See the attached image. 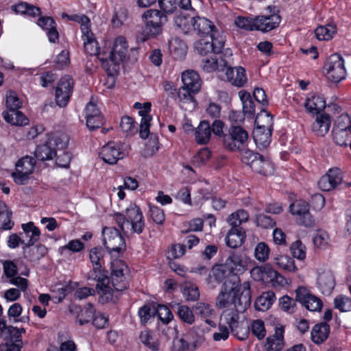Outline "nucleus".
<instances>
[{"label":"nucleus","instance_id":"nucleus-38","mask_svg":"<svg viewBox=\"0 0 351 351\" xmlns=\"http://www.w3.org/2000/svg\"><path fill=\"white\" fill-rule=\"evenodd\" d=\"M34 155L38 160L45 161L53 159L57 156V151L48 141L46 143L37 147Z\"/></svg>","mask_w":351,"mask_h":351},{"label":"nucleus","instance_id":"nucleus-29","mask_svg":"<svg viewBox=\"0 0 351 351\" xmlns=\"http://www.w3.org/2000/svg\"><path fill=\"white\" fill-rule=\"evenodd\" d=\"M151 110V103H144V110L138 111L139 115L141 117L140 124L139 134L142 138H146L149 134L150 121L152 116L149 114Z\"/></svg>","mask_w":351,"mask_h":351},{"label":"nucleus","instance_id":"nucleus-20","mask_svg":"<svg viewBox=\"0 0 351 351\" xmlns=\"http://www.w3.org/2000/svg\"><path fill=\"white\" fill-rule=\"evenodd\" d=\"M280 19V16L278 14L258 16L254 19V29L263 32H269L279 25Z\"/></svg>","mask_w":351,"mask_h":351},{"label":"nucleus","instance_id":"nucleus-52","mask_svg":"<svg viewBox=\"0 0 351 351\" xmlns=\"http://www.w3.org/2000/svg\"><path fill=\"white\" fill-rule=\"evenodd\" d=\"M275 263L286 271L294 272L297 270L294 261L288 256H280L275 258Z\"/></svg>","mask_w":351,"mask_h":351},{"label":"nucleus","instance_id":"nucleus-9","mask_svg":"<svg viewBox=\"0 0 351 351\" xmlns=\"http://www.w3.org/2000/svg\"><path fill=\"white\" fill-rule=\"evenodd\" d=\"M103 243L110 254L120 253L125 248V243L119 230L114 227H105L102 231Z\"/></svg>","mask_w":351,"mask_h":351},{"label":"nucleus","instance_id":"nucleus-14","mask_svg":"<svg viewBox=\"0 0 351 351\" xmlns=\"http://www.w3.org/2000/svg\"><path fill=\"white\" fill-rule=\"evenodd\" d=\"M295 293V300L301 303L306 309L311 311H321L322 307V300L310 293L305 287H299L296 290Z\"/></svg>","mask_w":351,"mask_h":351},{"label":"nucleus","instance_id":"nucleus-28","mask_svg":"<svg viewBox=\"0 0 351 351\" xmlns=\"http://www.w3.org/2000/svg\"><path fill=\"white\" fill-rule=\"evenodd\" d=\"M331 120L328 114H322L317 116L315 121L312 125L313 132L317 136H324L329 130Z\"/></svg>","mask_w":351,"mask_h":351},{"label":"nucleus","instance_id":"nucleus-40","mask_svg":"<svg viewBox=\"0 0 351 351\" xmlns=\"http://www.w3.org/2000/svg\"><path fill=\"white\" fill-rule=\"evenodd\" d=\"M2 116L5 121L14 125H25L28 124V119L19 110L8 112L4 111Z\"/></svg>","mask_w":351,"mask_h":351},{"label":"nucleus","instance_id":"nucleus-62","mask_svg":"<svg viewBox=\"0 0 351 351\" xmlns=\"http://www.w3.org/2000/svg\"><path fill=\"white\" fill-rule=\"evenodd\" d=\"M251 331L258 339H263L266 335L264 322L261 319L254 320L251 324Z\"/></svg>","mask_w":351,"mask_h":351},{"label":"nucleus","instance_id":"nucleus-60","mask_svg":"<svg viewBox=\"0 0 351 351\" xmlns=\"http://www.w3.org/2000/svg\"><path fill=\"white\" fill-rule=\"evenodd\" d=\"M335 308L341 312L351 311V300L345 295H339L334 300Z\"/></svg>","mask_w":351,"mask_h":351},{"label":"nucleus","instance_id":"nucleus-3","mask_svg":"<svg viewBox=\"0 0 351 351\" xmlns=\"http://www.w3.org/2000/svg\"><path fill=\"white\" fill-rule=\"evenodd\" d=\"M104 254L105 252L101 247H95L90 250L89 257L93 268L88 274V279L97 281V291H101L106 296V300H108L111 297L110 280L106 272L102 269L104 265Z\"/></svg>","mask_w":351,"mask_h":351},{"label":"nucleus","instance_id":"nucleus-61","mask_svg":"<svg viewBox=\"0 0 351 351\" xmlns=\"http://www.w3.org/2000/svg\"><path fill=\"white\" fill-rule=\"evenodd\" d=\"M306 247L302 244V241L298 240L293 242L290 246V250L293 257L299 259L303 260L306 257Z\"/></svg>","mask_w":351,"mask_h":351},{"label":"nucleus","instance_id":"nucleus-8","mask_svg":"<svg viewBox=\"0 0 351 351\" xmlns=\"http://www.w3.org/2000/svg\"><path fill=\"white\" fill-rule=\"evenodd\" d=\"M328 80L338 83L345 79L346 71L344 61L339 54H332L328 59L324 66Z\"/></svg>","mask_w":351,"mask_h":351},{"label":"nucleus","instance_id":"nucleus-19","mask_svg":"<svg viewBox=\"0 0 351 351\" xmlns=\"http://www.w3.org/2000/svg\"><path fill=\"white\" fill-rule=\"evenodd\" d=\"M37 241H28L23 247V257L31 262H37L47 254V247L42 244L34 245Z\"/></svg>","mask_w":351,"mask_h":351},{"label":"nucleus","instance_id":"nucleus-44","mask_svg":"<svg viewBox=\"0 0 351 351\" xmlns=\"http://www.w3.org/2000/svg\"><path fill=\"white\" fill-rule=\"evenodd\" d=\"M12 10L16 12L21 14H27L30 16H36L40 14V9L33 5L25 2H21L13 5Z\"/></svg>","mask_w":351,"mask_h":351},{"label":"nucleus","instance_id":"nucleus-39","mask_svg":"<svg viewBox=\"0 0 351 351\" xmlns=\"http://www.w3.org/2000/svg\"><path fill=\"white\" fill-rule=\"evenodd\" d=\"M240 99L243 104V114L249 118H252L255 113V104L251 95L246 90L239 92Z\"/></svg>","mask_w":351,"mask_h":351},{"label":"nucleus","instance_id":"nucleus-33","mask_svg":"<svg viewBox=\"0 0 351 351\" xmlns=\"http://www.w3.org/2000/svg\"><path fill=\"white\" fill-rule=\"evenodd\" d=\"M330 326L326 323L315 324L311 331V339L316 344H321L328 337Z\"/></svg>","mask_w":351,"mask_h":351},{"label":"nucleus","instance_id":"nucleus-49","mask_svg":"<svg viewBox=\"0 0 351 351\" xmlns=\"http://www.w3.org/2000/svg\"><path fill=\"white\" fill-rule=\"evenodd\" d=\"M209 35V40L210 41L211 45H213L212 48H213V53H220L221 52L222 49L224 47V37L219 34V33L216 30V28L214 29V32H213V33H210Z\"/></svg>","mask_w":351,"mask_h":351},{"label":"nucleus","instance_id":"nucleus-53","mask_svg":"<svg viewBox=\"0 0 351 351\" xmlns=\"http://www.w3.org/2000/svg\"><path fill=\"white\" fill-rule=\"evenodd\" d=\"M139 338L144 345L152 350L158 351L159 350V343L154 341L151 331L147 330L142 331Z\"/></svg>","mask_w":351,"mask_h":351},{"label":"nucleus","instance_id":"nucleus-24","mask_svg":"<svg viewBox=\"0 0 351 351\" xmlns=\"http://www.w3.org/2000/svg\"><path fill=\"white\" fill-rule=\"evenodd\" d=\"M317 285L323 294H330L335 285L332 273L330 270H323L319 272L317 277Z\"/></svg>","mask_w":351,"mask_h":351},{"label":"nucleus","instance_id":"nucleus-45","mask_svg":"<svg viewBox=\"0 0 351 351\" xmlns=\"http://www.w3.org/2000/svg\"><path fill=\"white\" fill-rule=\"evenodd\" d=\"M176 313L180 319L187 324L191 325L195 321V317L193 313V309H191L186 305H177Z\"/></svg>","mask_w":351,"mask_h":351},{"label":"nucleus","instance_id":"nucleus-41","mask_svg":"<svg viewBox=\"0 0 351 351\" xmlns=\"http://www.w3.org/2000/svg\"><path fill=\"white\" fill-rule=\"evenodd\" d=\"M276 300L275 294L273 291H266L262 293L255 302V308L258 311L267 310Z\"/></svg>","mask_w":351,"mask_h":351},{"label":"nucleus","instance_id":"nucleus-63","mask_svg":"<svg viewBox=\"0 0 351 351\" xmlns=\"http://www.w3.org/2000/svg\"><path fill=\"white\" fill-rule=\"evenodd\" d=\"M156 311H157L156 314L158 317L163 323H169L173 317L171 310L165 305L158 304Z\"/></svg>","mask_w":351,"mask_h":351},{"label":"nucleus","instance_id":"nucleus-10","mask_svg":"<svg viewBox=\"0 0 351 351\" xmlns=\"http://www.w3.org/2000/svg\"><path fill=\"white\" fill-rule=\"evenodd\" d=\"M243 160L256 173L264 176H267L272 173L271 162L258 153H254L250 151L246 152Z\"/></svg>","mask_w":351,"mask_h":351},{"label":"nucleus","instance_id":"nucleus-21","mask_svg":"<svg viewBox=\"0 0 351 351\" xmlns=\"http://www.w3.org/2000/svg\"><path fill=\"white\" fill-rule=\"evenodd\" d=\"M99 155L105 162L110 165L116 164L124 156V154L120 151L119 146L114 143H109L104 145Z\"/></svg>","mask_w":351,"mask_h":351},{"label":"nucleus","instance_id":"nucleus-56","mask_svg":"<svg viewBox=\"0 0 351 351\" xmlns=\"http://www.w3.org/2000/svg\"><path fill=\"white\" fill-rule=\"evenodd\" d=\"M75 285L71 282L67 285L62 287H57L56 289L52 291L55 293L53 298L57 300V302H61L65 297L75 289Z\"/></svg>","mask_w":351,"mask_h":351},{"label":"nucleus","instance_id":"nucleus-11","mask_svg":"<svg viewBox=\"0 0 351 351\" xmlns=\"http://www.w3.org/2000/svg\"><path fill=\"white\" fill-rule=\"evenodd\" d=\"M35 160L31 156L20 159L16 165V171L12 173L14 182L19 184H25L29 180V176L34 171Z\"/></svg>","mask_w":351,"mask_h":351},{"label":"nucleus","instance_id":"nucleus-6","mask_svg":"<svg viewBox=\"0 0 351 351\" xmlns=\"http://www.w3.org/2000/svg\"><path fill=\"white\" fill-rule=\"evenodd\" d=\"M237 308H230L223 311L221 315V321L227 324L231 332L238 335L239 326V314L244 313L251 304L247 293L243 295L237 302Z\"/></svg>","mask_w":351,"mask_h":351},{"label":"nucleus","instance_id":"nucleus-43","mask_svg":"<svg viewBox=\"0 0 351 351\" xmlns=\"http://www.w3.org/2000/svg\"><path fill=\"white\" fill-rule=\"evenodd\" d=\"M249 218V215L247 212L244 210H239L237 212H235L231 214L228 219V221L231 226V229H243L240 226L242 223L247 221Z\"/></svg>","mask_w":351,"mask_h":351},{"label":"nucleus","instance_id":"nucleus-37","mask_svg":"<svg viewBox=\"0 0 351 351\" xmlns=\"http://www.w3.org/2000/svg\"><path fill=\"white\" fill-rule=\"evenodd\" d=\"M195 140L199 144L205 145L208 143L211 136V127L208 121H202L196 129Z\"/></svg>","mask_w":351,"mask_h":351},{"label":"nucleus","instance_id":"nucleus-51","mask_svg":"<svg viewBox=\"0 0 351 351\" xmlns=\"http://www.w3.org/2000/svg\"><path fill=\"white\" fill-rule=\"evenodd\" d=\"M289 210L292 215L299 217L309 210V205L306 202L299 199L290 205Z\"/></svg>","mask_w":351,"mask_h":351},{"label":"nucleus","instance_id":"nucleus-30","mask_svg":"<svg viewBox=\"0 0 351 351\" xmlns=\"http://www.w3.org/2000/svg\"><path fill=\"white\" fill-rule=\"evenodd\" d=\"M182 81L183 85L191 90L192 92L198 93L201 87L200 77L194 71H186L182 73Z\"/></svg>","mask_w":351,"mask_h":351},{"label":"nucleus","instance_id":"nucleus-55","mask_svg":"<svg viewBox=\"0 0 351 351\" xmlns=\"http://www.w3.org/2000/svg\"><path fill=\"white\" fill-rule=\"evenodd\" d=\"M156 308L151 305H144L138 310V316L141 322L145 324L150 318L154 317L156 315Z\"/></svg>","mask_w":351,"mask_h":351},{"label":"nucleus","instance_id":"nucleus-22","mask_svg":"<svg viewBox=\"0 0 351 351\" xmlns=\"http://www.w3.org/2000/svg\"><path fill=\"white\" fill-rule=\"evenodd\" d=\"M226 75L229 82L234 86L242 87L247 81L245 70L242 66H231L228 62Z\"/></svg>","mask_w":351,"mask_h":351},{"label":"nucleus","instance_id":"nucleus-57","mask_svg":"<svg viewBox=\"0 0 351 351\" xmlns=\"http://www.w3.org/2000/svg\"><path fill=\"white\" fill-rule=\"evenodd\" d=\"M182 293L187 301H196L199 298V289L195 285H186L183 288Z\"/></svg>","mask_w":351,"mask_h":351},{"label":"nucleus","instance_id":"nucleus-5","mask_svg":"<svg viewBox=\"0 0 351 351\" xmlns=\"http://www.w3.org/2000/svg\"><path fill=\"white\" fill-rule=\"evenodd\" d=\"M256 127L253 131V138L256 145L267 147L271 143L273 117L267 112L258 114L255 120Z\"/></svg>","mask_w":351,"mask_h":351},{"label":"nucleus","instance_id":"nucleus-35","mask_svg":"<svg viewBox=\"0 0 351 351\" xmlns=\"http://www.w3.org/2000/svg\"><path fill=\"white\" fill-rule=\"evenodd\" d=\"M170 53L176 60H182L186 54L187 47L180 38H175L169 42Z\"/></svg>","mask_w":351,"mask_h":351},{"label":"nucleus","instance_id":"nucleus-15","mask_svg":"<svg viewBox=\"0 0 351 351\" xmlns=\"http://www.w3.org/2000/svg\"><path fill=\"white\" fill-rule=\"evenodd\" d=\"M231 274H232V271L226 265V262L223 264L215 265L212 268L211 273L209 274L206 278L207 285L210 289H213L216 287L217 285L226 280H230L228 278Z\"/></svg>","mask_w":351,"mask_h":351},{"label":"nucleus","instance_id":"nucleus-16","mask_svg":"<svg viewBox=\"0 0 351 351\" xmlns=\"http://www.w3.org/2000/svg\"><path fill=\"white\" fill-rule=\"evenodd\" d=\"M249 258L242 252H232L226 259V265L232 271L233 276L242 274L247 269Z\"/></svg>","mask_w":351,"mask_h":351},{"label":"nucleus","instance_id":"nucleus-13","mask_svg":"<svg viewBox=\"0 0 351 351\" xmlns=\"http://www.w3.org/2000/svg\"><path fill=\"white\" fill-rule=\"evenodd\" d=\"M73 80L70 75L62 77L56 89V102L60 107H64L73 91Z\"/></svg>","mask_w":351,"mask_h":351},{"label":"nucleus","instance_id":"nucleus-36","mask_svg":"<svg viewBox=\"0 0 351 351\" xmlns=\"http://www.w3.org/2000/svg\"><path fill=\"white\" fill-rule=\"evenodd\" d=\"M245 239L243 229H230L226 235V244L231 248H237L242 245Z\"/></svg>","mask_w":351,"mask_h":351},{"label":"nucleus","instance_id":"nucleus-34","mask_svg":"<svg viewBox=\"0 0 351 351\" xmlns=\"http://www.w3.org/2000/svg\"><path fill=\"white\" fill-rule=\"evenodd\" d=\"M304 107L309 113L317 114L326 108V101L319 95H313L306 99Z\"/></svg>","mask_w":351,"mask_h":351},{"label":"nucleus","instance_id":"nucleus-46","mask_svg":"<svg viewBox=\"0 0 351 351\" xmlns=\"http://www.w3.org/2000/svg\"><path fill=\"white\" fill-rule=\"evenodd\" d=\"M95 310L90 303H88L80 311L77 315V321L80 325L82 326L90 322L94 317Z\"/></svg>","mask_w":351,"mask_h":351},{"label":"nucleus","instance_id":"nucleus-2","mask_svg":"<svg viewBox=\"0 0 351 351\" xmlns=\"http://www.w3.org/2000/svg\"><path fill=\"white\" fill-rule=\"evenodd\" d=\"M239 277L233 276L231 279L223 282L221 290L215 299V306L218 308H224L230 305L237 308L239 300L245 293H247L251 301V293L248 283L243 285V290L240 293V288L237 281Z\"/></svg>","mask_w":351,"mask_h":351},{"label":"nucleus","instance_id":"nucleus-7","mask_svg":"<svg viewBox=\"0 0 351 351\" xmlns=\"http://www.w3.org/2000/svg\"><path fill=\"white\" fill-rule=\"evenodd\" d=\"M248 133L240 126L231 125L223 136V145L230 151H241L247 145Z\"/></svg>","mask_w":351,"mask_h":351},{"label":"nucleus","instance_id":"nucleus-32","mask_svg":"<svg viewBox=\"0 0 351 351\" xmlns=\"http://www.w3.org/2000/svg\"><path fill=\"white\" fill-rule=\"evenodd\" d=\"M228 65V60L222 58L221 56L219 60L215 56H212L210 58H206L202 60V68L207 73L214 71L216 69L223 71V69Z\"/></svg>","mask_w":351,"mask_h":351},{"label":"nucleus","instance_id":"nucleus-26","mask_svg":"<svg viewBox=\"0 0 351 351\" xmlns=\"http://www.w3.org/2000/svg\"><path fill=\"white\" fill-rule=\"evenodd\" d=\"M284 330L281 328L276 329L275 333L267 338L265 346L266 351H281L284 347Z\"/></svg>","mask_w":351,"mask_h":351},{"label":"nucleus","instance_id":"nucleus-58","mask_svg":"<svg viewBox=\"0 0 351 351\" xmlns=\"http://www.w3.org/2000/svg\"><path fill=\"white\" fill-rule=\"evenodd\" d=\"M330 237L325 231H317L313 237L314 245L319 248L325 249L329 244Z\"/></svg>","mask_w":351,"mask_h":351},{"label":"nucleus","instance_id":"nucleus-64","mask_svg":"<svg viewBox=\"0 0 351 351\" xmlns=\"http://www.w3.org/2000/svg\"><path fill=\"white\" fill-rule=\"evenodd\" d=\"M172 351H195L184 335L180 339H175L173 343Z\"/></svg>","mask_w":351,"mask_h":351},{"label":"nucleus","instance_id":"nucleus-25","mask_svg":"<svg viewBox=\"0 0 351 351\" xmlns=\"http://www.w3.org/2000/svg\"><path fill=\"white\" fill-rule=\"evenodd\" d=\"M195 313L205 319V322L213 328L216 327V324L211 319L215 316V310L211 306L204 302H197L193 308Z\"/></svg>","mask_w":351,"mask_h":351},{"label":"nucleus","instance_id":"nucleus-54","mask_svg":"<svg viewBox=\"0 0 351 351\" xmlns=\"http://www.w3.org/2000/svg\"><path fill=\"white\" fill-rule=\"evenodd\" d=\"M269 247L265 242L258 243L254 250V256L260 262H265L269 258Z\"/></svg>","mask_w":351,"mask_h":351},{"label":"nucleus","instance_id":"nucleus-27","mask_svg":"<svg viewBox=\"0 0 351 351\" xmlns=\"http://www.w3.org/2000/svg\"><path fill=\"white\" fill-rule=\"evenodd\" d=\"M215 26L213 22L204 17L194 16L193 30L198 35H209L214 32Z\"/></svg>","mask_w":351,"mask_h":351},{"label":"nucleus","instance_id":"nucleus-23","mask_svg":"<svg viewBox=\"0 0 351 351\" xmlns=\"http://www.w3.org/2000/svg\"><path fill=\"white\" fill-rule=\"evenodd\" d=\"M204 334L205 329L204 326L199 324L191 328L186 334H184V336L191 345L192 349L195 350L204 342Z\"/></svg>","mask_w":351,"mask_h":351},{"label":"nucleus","instance_id":"nucleus-17","mask_svg":"<svg viewBox=\"0 0 351 351\" xmlns=\"http://www.w3.org/2000/svg\"><path fill=\"white\" fill-rule=\"evenodd\" d=\"M343 177L340 169H330L318 181L319 188L324 191H329L335 189L342 182Z\"/></svg>","mask_w":351,"mask_h":351},{"label":"nucleus","instance_id":"nucleus-12","mask_svg":"<svg viewBox=\"0 0 351 351\" xmlns=\"http://www.w3.org/2000/svg\"><path fill=\"white\" fill-rule=\"evenodd\" d=\"M80 22L82 23L81 29L82 32L84 51L90 56L99 55V53L97 42L88 26V24L90 23L89 19L86 16H81Z\"/></svg>","mask_w":351,"mask_h":351},{"label":"nucleus","instance_id":"nucleus-59","mask_svg":"<svg viewBox=\"0 0 351 351\" xmlns=\"http://www.w3.org/2000/svg\"><path fill=\"white\" fill-rule=\"evenodd\" d=\"M128 268L125 263L121 260H115L111 263V280L115 276L125 275L128 273Z\"/></svg>","mask_w":351,"mask_h":351},{"label":"nucleus","instance_id":"nucleus-48","mask_svg":"<svg viewBox=\"0 0 351 351\" xmlns=\"http://www.w3.org/2000/svg\"><path fill=\"white\" fill-rule=\"evenodd\" d=\"M336 32V27L328 24L326 26H319L315 30L316 37L319 40H328L331 39Z\"/></svg>","mask_w":351,"mask_h":351},{"label":"nucleus","instance_id":"nucleus-31","mask_svg":"<svg viewBox=\"0 0 351 351\" xmlns=\"http://www.w3.org/2000/svg\"><path fill=\"white\" fill-rule=\"evenodd\" d=\"M194 16L182 12L174 19L176 27L183 34H190L193 30Z\"/></svg>","mask_w":351,"mask_h":351},{"label":"nucleus","instance_id":"nucleus-42","mask_svg":"<svg viewBox=\"0 0 351 351\" xmlns=\"http://www.w3.org/2000/svg\"><path fill=\"white\" fill-rule=\"evenodd\" d=\"M111 281L113 289L109 285V287H110L111 297L108 299V300L112 299V295L114 292L124 291L128 287V282L125 275L117 276H115V277H113V279L111 280ZM98 293H101V294H103L101 291H98ZM101 297L103 300L105 298V300L108 301L105 295H102Z\"/></svg>","mask_w":351,"mask_h":351},{"label":"nucleus","instance_id":"nucleus-50","mask_svg":"<svg viewBox=\"0 0 351 351\" xmlns=\"http://www.w3.org/2000/svg\"><path fill=\"white\" fill-rule=\"evenodd\" d=\"M213 45L208 38H201L194 44L195 50L200 55L206 56L213 53Z\"/></svg>","mask_w":351,"mask_h":351},{"label":"nucleus","instance_id":"nucleus-18","mask_svg":"<svg viewBox=\"0 0 351 351\" xmlns=\"http://www.w3.org/2000/svg\"><path fill=\"white\" fill-rule=\"evenodd\" d=\"M128 45L125 38L117 37L114 41L112 49L110 51L109 61L114 66L119 65L126 57Z\"/></svg>","mask_w":351,"mask_h":351},{"label":"nucleus","instance_id":"nucleus-47","mask_svg":"<svg viewBox=\"0 0 351 351\" xmlns=\"http://www.w3.org/2000/svg\"><path fill=\"white\" fill-rule=\"evenodd\" d=\"M5 105L8 112L19 110L22 106V101L16 92L8 90L6 93Z\"/></svg>","mask_w":351,"mask_h":351},{"label":"nucleus","instance_id":"nucleus-1","mask_svg":"<svg viewBox=\"0 0 351 351\" xmlns=\"http://www.w3.org/2000/svg\"><path fill=\"white\" fill-rule=\"evenodd\" d=\"M113 219L124 234H140L145 228L143 213L136 204H130L123 213H116Z\"/></svg>","mask_w":351,"mask_h":351},{"label":"nucleus","instance_id":"nucleus-4","mask_svg":"<svg viewBox=\"0 0 351 351\" xmlns=\"http://www.w3.org/2000/svg\"><path fill=\"white\" fill-rule=\"evenodd\" d=\"M144 26L136 34L138 42L154 38L162 33V26L167 22V16L158 10H148L142 15Z\"/></svg>","mask_w":351,"mask_h":351}]
</instances>
